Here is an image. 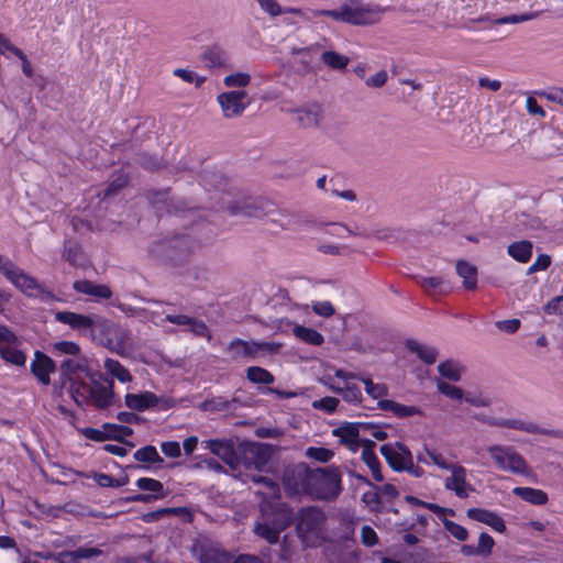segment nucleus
<instances>
[{
	"mask_svg": "<svg viewBox=\"0 0 563 563\" xmlns=\"http://www.w3.org/2000/svg\"><path fill=\"white\" fill-rule=\"evenodd\" d=\"M7 279L29 297L38 298L44 302H52L56 300L54 294L44 289L35 278L25 274L16 265Z\"/></svg>",
	"mask_w": 563,
	"mask_h": 563,
	"instance_id": "nucleus-9",
	"label": "nucleus"
},
{
	"mask_svg": "<svg viewBox=\"0 0 563 563\" xmlns=\"http://www.w3.org/2000/svg\"><path fill=\"white\" fill-rule=\"evenodd\" d=\"M456 273L457 275L463 278V286L472 290L477 285V269L474 265L465 262V261H459L456 263Z\"/></svg>",
	"mask_w": 563,
	"mask_h": 563,
	"instance_id": "nucleus-36",
	"label": "nucleus"
},
{
	"mask_svg": "<svg viewBox=\"0 0 563 563\" xmlns=\"http://www.w3.org/2000/svg\"><path fill=\"white\" fill-rule=\"evenodd\" d=\"M86 365L82 361L66 358L60 365V376L70 383L69 393L78 406L91 405L98 409L109 407L114 397L113 382L107 385L98 382L88 384L78 379V373L85 371Z\"/></svg>",
	"mask_w": 563,
	"mask_h": 563,
	"instance_id": "nucleus-2",
	"label": "nucleus"
},
{
	"mask_svg": "<svg viewBox=\"0 0 563 563\" xmlns=\"http://www.w3.org/2000/svg\"><path fill=\"white\" fill-rule=\"evenodd\" d=\"M376 443L372 440H365L363 442L361 459L371 470L373 478L376 482H383L384 476L380 472V462L374 451Z\"/></svg>",
	"mask_w": 563,
	"mask_h": 563,
	"instance_id": "nucleus-26",
	"label": "nucleus"
},
{
	"mask_svg": "<svg viewBox=\"0 0 563 563\" xmlns=\"http://www.w3.org/2000/svg\"><path fill=\"white\" fill-rule=\"evenodd\" d=\"M321 60L332 69H345L350 59L345 55H341L334 51H325L321 55Z\"/></svg>",
	"mask_w": 563,
	"mask_h": 563,
	"instance_id": "nucleus-43",
	"label": "nucleus"
},
{
	"mask_svg": "<svg viewBox=\"0 0 563 563\" xmlns=\"http://www.w3.org/2000/svg\"><path fill=\"white\" fill-rule=\"evenodd\" d=\"M342 476L338 467L328 466L311 470L309 497L333 500L342 490Z\"/></svg>",
	"mask_w": 563,
	"mask_h": 563,
	"instance_id": "nucleus-5",
	"label": "nucleus"
},
{
	"mask_svg": "<svg viewBox=\"0 0 563 563\" xmlns=\"http://www.w3.org/2000/svg\"><path fill=\"white\" fill-rule=\"evenodd\" d=\"M438 372L441 377L456 383L462 379L465 367L459 361L446 360L439 363Z\"/></svg>",
	"mask_w": 563,
	"mask_h": 563,
	"instance_id": "nucleus-32",
	"label": "nucleus"
},
{
	"mask_svg": "<svg viewBox=\"0 0 563 563\" xmlns=\"http://www.w3.org/2000/svg\"><path fill=\"white\" fill-rule=\"evenodd\" d=\"M128 184V178L124 175H119L114 178L107 187L104 191V198L117 195L121 189H123Z\"/></svg>",
	"mask_w": 563,
	"mask_h": 563,
	"instance_id": "nucleus-62",
	"label": "nucleus"
},
{
	"mask_svg": "<svg viewBox=\"0 0 563 563\" xmlns=\"http://www.w3.org/2000/svg\"><path fill=\"white\" fill-rule=\"evenodd\" d=\"M251 76L246 73H235L224 77L223 84L227 87L242 88L250 84Z\"/></svg>",
	"mask_w": 563,
	"mask_h": 563,
	"instance_id": "nucleus-54",
	"label": "nucleus"
},
{
	"mask_svg": "<svg viewBox=\"0 0 563 563\" xmlns=\"http://www.w3.org/2000/svg\"><path fill=\"white\" fill-rule=\"evenodd\" d=\"M195 243L189 235H179L155 243L151 253L156 257L178 262L186 258L192 251Z\"/></svg>",
	"mask_w": 563,
	"mask_h": 563,
	"instance_id": "nucleus-8",
	"label": "nucleus"
},
{
	"mask_svg": "<svg viewBox=\"0 0 563 563\" xmlns=\"http://www.w3.org/2000/svg\"><path fill=\"white\" fill-rule=\"evenodd\" d=\"M269 460V452L262 445H250L243 452V464L246 468L263 470Z\"/></svg>",
	"mask_w": 563,
	"mask_h": 563,
	"instance_id": "nucleus-25",
	"label": "nucleus"
},
{
	"mask_svg": "<svg viewBox=\"0 0 563 563\" xmlns=\"http://www.w3.org/2000/svg\"><path fill=\"white\" fill-rule=\"evenodd\" d=\"M20 339L4 327H0V351L1 356L7 362L14 365H24L26 361L25 354L18 347Z\"/></svg>",
	"mask_w": 563,
	"mask_h": 563,
	"instance_id": "nucleus-15",
	"label": "nucleus"
},
{
	"mask_svg": "<svg viewBox=\"0 0 563 563\" xmlns=\"http://www.w3.org/2000/svg\"><path fill=\"white\" fill-rule=\"evenodd\" d=\"M73 329L89 332L91 339L119 354L131 350L133 341L131 333L113 319H59Z\"/></svg>",
	"mask_w": 563,
	"mask_h": 563,
	"instance_id": "nucleus-3",
	"label": "nucleus"
},
{
	"mask_svg": "<svg viewBox=\"0 0 563 563\" xmlns=\"http://www.w3.org/2000/svg\"><path fill=\"white\" fill-rule=\"evenodd\" d=\"M135 484L140 489L151 492L154 495L153 496L143 495V494L136 495L135 497H133L134 501L146 503V501L151 500L152 498H159V497H164V495H165L164 486L157 479L150 478V477H141L136 481Z\"/></svg>",
	"mask_w": 563,
	"mask_h": 563,
	"instance_id": "nucleus-29",
	"label": "nucleus"
},
{
	"mask_svg": "<svg viewBox=\"0 0 563 563\" xmlns=\"http://www.w3.org/2000/svg\"><path fill=\"white\" fill-rule=\"evenodd\" d=\"M486 451L494 466L501 472L521 476L531 472L525 456L511 444H492Z\"/></svg>",
	"mask_w": 563,
	"mask_h": 563,
	"instance_id": "nucleus-4",
	"label": "nucleus"
},
{
	"mask_svg": "<svg viewBox=\"0 0 563 563\" xmlns=\"http://www.w3.org/2000/svg\"><path fill=\"white\" fill-rule=\"evenodd\" d=\"M231 400L223 396L212 397L202 402L201 408L206 411H222L231 409Z\"/></svg>",
	"mask_w": 563,
	"mask_h": 563,
	"instance_id": "nucleus-48",
	"label": "nucleus"
},
{
	"mask_svg": "<svg viewBox=\"0 0 563 563\" xmlns=\"http://www.w3.org/2000/svg\"><path fill=\"white\" fill-rule=\"evenodd\" d=\"M340 401L335 397H324L321 399L313 400L311 406L316 410L323 411L325 413L335 412Z\"/></svg>",
	"mask_w": 563,
	"mask_h": 563,
	"instance_id": "nucleus-50",
	"label": "nucleus"
},
{
	"mask_svg": "<svg viewBox=\"0 0 563 563\" xmlns=\"http://www.w3.org/2000/svg\"><path fill=\"white\" fill-rule=\"evenodd\" d=\"M406 346L427 364H433L437 361L438 351L433 346L422 344L416 340H407Z\"/></svg>",
	"mask_w": 563,
	"mask_h": 563,
	"instance_id": "nucleus-34",
	"label": "nucleus"
},
{
	"mask_svg": "<svg viewBox=\"0 0 563 563\" xmlns=\"http://www.w3.org/2000/svg\"><path fill=\"white\" fill-rule=\"evenodd\" d=\"M474 419L492 428H507L523 431L531 434L543 433V430L538 424L519 418L508 419L504 417L493 416L486 412H479L474 415Z\"/></svg>",
	"mask_w": 563,
	"mask_h": 563,
	"instance_id": "nucleus-10",
	"label": "nucleus"
},
{
	"mask_svg": "<svg viewBox=\"0 0 563 563\" xmlns=\"http://www.w3.org/2000/svg\"><path fill=\"white\" fill-rule=\"evenodd\" d=\"M280 344L267 341H244L236 339L229 345V352L234 360L247 357L254 358L261 351L276 352Z\"/></svg>",
	"mask_w": 563,
	"mask_h": 563,
	"instance_id": "nucleus-13",
	"label": "nucleus"
},
{
	"mask_svg": "<svg viewBox=\"0 0 563 563\" xmlns=\"http://www.w3.org/2000/svg\"><path fill=\"white\" fill-rule=\"evenodd\" d=\"M260 8L271 16H278L284 11L276 0H255Z\"/></svg>",
	"mask_w": 563,
	"mask_h": 563,
	"instance_id": "nucleus-61",
	"label": "nucleus"
},
{
	"mask_svg": "<svg viewBox=\"0 0 563 563\" xmlns=\"http://www.w3.org/2000/svg\"><path fill=\"white\" fill-rule=\"evenodd\" d=\"M418 461L424 465H435L441 470L448 471L455 462H450L437 449L423 448V453L417 456Z\"/></svg>",
	"mask_w": 563,
	"mask_h": 563,
	"instance_id": "nucleus-30",
	"label": "nucleus"
},
{
	"mask_svg": "<svg viewBox=\"0 0 563 563\" xmlns=\"http://www.w3.org/2000/svg\"><path fill=\"white\" fill-rule=\"evenodd\" d=\"M367 428L360 422H345L333 429L332 433L336 437L341 444L346 446L351 452H357L366 439L361 438L362 431Z\"/></svg>",
	"mask_w": 563,
	"mask_h": 563,
	"instance_id": "nucleus-17",
	"label": "nucleus"
},
{
	"mask_svg": "<svg viewBox=\"0 0 563 563\" xmlns=\"http://www.w3.org/2000/svg\"><path fill=\"white\" fill-rule=\"evenodd\" d=\"M292 120L301 128H317L323 118L321 106L307 104L302 108L290 110Z\"/></svg>",
	"mask_w": 563,
	"mask_h": 563,
	"instance_id": "nucleus-20",
	"label": "nucleus"
},
{
	"mask_svg": "<svg viewBox=\"0 0 563 563\" xmlns=\"http://www.w3.org/2000/svg\"><path fill=\"white\" fill-rule=\"evenodd\" d=\"M104 368L107 372L117 378L120 383H130L132 375L128 368H125L119 361L113 358H107L104 361Z\"/></svg>",
	"mask_w": 563,
	"mask_h": 563,
	"instance_id": "nucleus-39",
	"label": "nucleus"
},
{
	"mask_svg": "<svg viewBox=\"0 0 563 563\" xmlns=\"http://www.w3.org/2000/svg\"><path fill=\"white\" fill-rule=\"evenodd\" d=\"M174 75L176 77L181 78L186 82L195 84L196 87H199V86H201L205 82V78L203 77H199L196 73H194L191 70H188V69L176 68L174 70Z\"/></svg>",
	"mask_w": 563,
	"mask_h": 563,
	"instance_id": "nucleus-58",
	"label": "nucleus"
},
{
	"mask_svg": "<svg viewBox=\"0 0 563 563\" xmlns=\"http://www.w3.org/2000/svg\"><path fill=\"white\" fill-rule=\"evenodd\" d=\"M495 327L501 332L515 333L520 327V320L519 319L498 320L495 322Z\"/></svg>",
	"mask_w": 563,
	"mask_h": 563,
	"instance_id": "nucleus-64",
	"label": "nucleus"
},
{
	"mask_svg": "<svg viewBox=\"0 0 563 563\" xmlns=\"http://www.w3.org/2000/svg\"><path fill=\"white\" fill-rule=\"evenodd\" d=\"M200 563H231L227 553L217 549H203L199 554Z\"/></svg>",
	"mask_w": 563,
	"mask_h": 563,
	"instance_id": "nucleus-44",
	"label": "nucleus"
},
{
	"mask_svg": "<svg viewBox=\"0 0 563 563\" xmlns=\"http://www.w3.org/2000/svg\"><path fill=\"white\" fill-rule=\"evenodd\" d=\"M294 334L301 341L312 345H320L323 341V338L320 333L312 329L300 325L294 328Z\"/></svg>",
	"mask_w": 563,
	"mask_h": 563,
	"instance_id": "nucleus-45",
	"label": "nucleus"
},
{
	"mask_svg": "<svg viewBox=\"0 0 563 563\" xmlns=\"http://www.w3.org/2000/svg\"><path fill=\"white\" fill-rule=\"evenodd\" d=\"M205 449L210 450L214 455L219 456L223 462L231 466L232 470L238 468L239 459L232 443L228 440H207L202 442Z\"/></svg>",
	"mask_w": 563,
	"mask_h": 563,
	"instance_id": "nucleus-21",
	"label": "nucleus"
},
{
	"mask_svg": "<svg viewBox=\"0 0 563 563\" xmlns=\"http://www.w3.org/2000/svg\"><path fill=\"white\" fill-rule=\"evenodd\" d=\"M322 382L331 391L341 395L346 402L357 405L362 401V390L357 384L340 385L334 383L329 376L324 377Z\"/></svg>",
	"mask_w": 563,
	"mask_h": 563,
	"instance_id": "nucleus-24",
	"label": "nucleus"
},
{
	"mask_svg": "<svg viewBox=\"0 0 563 563\" xmlns=\"http://www.w3.org/2000/svg\"><path fill=\"white\" fill-rule=\"evenodd\" d=\"M444 528L452 537H454L459 541H465L468 537L467 530L463 526L454 521L445 520Z\"/></svg>",
	"mask_w": 563,
	"mask_h": 563,
	"instance_id": "nucleus-57",
	"label": "nucleus"
},
{
	"mask_svg": "<svg viewBox=\"0 0 563 563\" xmlns=\"http://www.w3.org/2000/svg\"><path fill=\"white\" fill-rule=\"evenodd\" d=\"M229 211L232 216L263 218L273 213V205L265 201L246 199L229 206Z\"/></svg>",
	"mask_w": 563,
	"mask_h": 563,
	"instance_id": "nucleus-18",
	"label": "nucleus"
},
{
	"mask_svg": "<svg viewBox=\"0 0 563 563\" xmlns=\"http://www.w3.org/2000/svg\"><path fill=\"white\" fill-rule=\"evenodd\" d=\"M311 470L303 465L288 470L284 475V487L288 496H309Z\"/></svg>",
	"mask_w": 563,
	"mask_h": 563,
	"instance_id": "nucleus-12",
	"label": "nucleus"
},
{
	"mask_svg": "<svg viewBox=\"0 0 563 563\" xmlns=\"http://www.w3.org/2000/svg\"><path fill=\"white\" fill-rule=\"evenodd\" d=\"M377 407L383 410L393 413L397 418H408L412 416H421L422 410L417 406H407L394 400H379Z\"/></svg>",
	"mask_w": 563,
	"mask_h": 563,
	"instance_id": "nucleus-28",
	"label": "nucleus"
},
{
	"mask_svg": "<svg viewBox=\"0 0 563 563\" xmlns=\"http://www.w3.org/2000/svg\"><path fill=\"white\" fill-rule=\"evenodd\" d=\"M306 456L321 463H327L334 456V453L325 448L309 446L306 450Z\"/></svg>",
	"mask_w": 563,
	"mask_h": 563,
	"instance_id": "nucleus-52",
	"label": "nucleus"
},
{
	"mask_svg": "<svg viewBox=\"0 0 563 563\" xmlns=\"http://www.w3.org/2000/svg\"><path fill=\"white\" fill-rule=\"evenodd\" d=\"M470 519L485 523L497 532H505L506 523L504 519L495 511L483 508H470L466 511Z\"/></svg>",
	"mask_w": 563,
	"mask_h": 563,
	"instance_id": "nucleus-23",
	"label": "nucleus"
},
{
	"mask_svg": "<svg viewBox=\"0 0 563 563\" xmlns=\"http://www.w3.org/2000/svg\"><path fill=\"white\" fill-rule=\"evenodd\" d=\"M134 459L144 463H161L163 462L157 450L153 445H147L135 451Z\"/></svg>",
	"mask_w": 563,
	"mask_h": 563,
	"instance_id": "nucleus-47",
	"label": "nucleus"
},
{
	"mask_svg": "<svg viewBox=\"0 0 563 563\" xmlns=\"http://www.w3.org/2000/svg\"><path fill=\"white\" fill-rule=\"evenodd\" d=\"M30 367L32 374L42 385L51 383V374L55 372V363L46 354L36 351Z\"/></svg>",
	"mask_w": 563,
	"mask_h": 563,
	"instance_id": "nucleus-22",
	"label": "nucleus"
},
{
	"mask_svg": "<svg viewBox=\"0 0 563 563\" xmlns=\"http://www.w3.org/2000/svg\"><path fill=\"white\" fill-rule=\"evenodd\" d=\"M296 530L298 537L307 547H313L321 538L322 527L325 520L323 511L310 506L302 508L296 516Z\"/></svg>",
	"mask_w": 563,
	"mask_h": 563,
	"instance_id": "nucleus-6",
	"label": "nucleus"
},
{
	"mask_svg": "<svg viewBox=\"0 0 563 563\" xmlns=\"http://www.w3.org/2000/svg\"><path fill=\"white\" fill-rule=\"evenodd\" d=\"M63 256L73 266H84L85 264L82 250L75 242H65Z\"/></svg>",
	"mask_w": 563,
	"mask_h": 563,
	"instance_id": "nucleus-40",
	"label": "nucleus"
},
{
	"mask_svg": "<svg viewBox=\"0 0 563 563\" xmlns=\"http://www.w3.org/2000/svg\"><path fill=\"white\" fill-rule=\"evenodd\" d=\"M170 322L183 328L184 331H191L195 335L207 336L210 334L207 325L200 319H168Z\"/></svg>",
	"mask_w": 563,
	"mask_h": 563,
	"instance_id": "nucleus-38",
	"label": "nucleus"
},
{
	"mask_svg": "<svg viewBox=\"0 0 563 563\" xmlns=\"http://www.w3.org/2000/svg\"><path fill=\"white\" fill-rule=\"evenodd\" d=\"M437 389L440 394L454 401H463L465 393L455 385H452L443 379L435 380Z\"/></svg>",
	"mask_w": 563,
	"mask_h": 563,
	"instance_id": "nucleus-42",
	"label": "nucleus"
},
{
	"mask_svg": "<svg viewBox=\"0 0 563 563\" xmlns=\"http://www.w3.org/2000/svg\"><path fill=\"white\" fill-rule=\"evenodd\" d=\"M379 451L388 465L396 472H402L411 464L412 454L401 442L383 444Z\"/></svg>",
	"mask_w": 563,
	"mask_h": 563,
	"instance_id": "nucleus-14",
	"label": "nucleus"
},
{
	"mask_svg": "<svg viewBox=\"0 0 563 563\" xmlns=\"http://www.w3.org/2000/svg\"><path fill=\"white\" fill-rule=\"evenodd\" d=\"M228 60L227 52L217 45L208 47L202 54V62L210 68L222 67Z\"/></svg>",
	"mask_w": 563,
	"mask_h": 563,
	"instance_id": "nucleus-35",
	"label": "nucleus"
},
{
	"mask_svg": "<svg viewBox=\"0 0 563 563\" xmlns=\"http://www.w3.org/2000/svg\"><path fill=\"white\" fill-rule=\"evenodd\" d=\"M93 479L101 487H120L128 483V477L113 478L112 476L103 473L95 474Z\"/></svg>",
	"mask_w": 563,
	"mask_h": 563,
	"instance_id": "nucleus-53",
	"label": "nucleus"
},
{
	"mask_svg": "<svg viewBox=\"0 0 563 563\" xmlns=\"http://www.w3.org/2000/svg\"><path fill=\"white\" fill-rule=\"evenodd\" d=\"M448 472L450 473L443 481L446 490L455 494L461 499H466L475 488L467 478L468 471L461 464L454 463Z\"/></svg>",
	"mask_w": 563,
	"mask_h": 563,
	"instance_id": "nucleus-11",
	"label": "nucleus"
},
{
	"mask_svg": "<svg viewBox=\"0 0 563 563\" xmlns=\"http://www.w3.org/2000/svg\"><path fill=\"white\" fill-rule=\"evenodd\" d=\"M387 10L378 4H364L358 0H347L345 1V23L352 25L376 24Z\"/></svg>",
	"mask_w": 563,
	"mask_h": 563,
	"instance_id": "nucleus-7",
	"label": "nucleus"
},
{
	"mask_svg": "<svg viewBox=\"0 0 563 563\" xmlns=\"http://www.w3.org/2000/svg\"><path fill=\"white\" fill-rule=\"evenodd\" d=\"M312 16L313 18L330 16V18L334 19L335 21L345 23V19H346L345 2L336 10H313Z\"/></svg>",
	"mask_w": 563,
	"mask_h": 563,
	"instance_id": "nucleus-55",
	"label": "nucleus"
},
{
	"mask_svg": "<svg viewBox=\"0 0 563 563\" xmlns=\"http://www.w3.org/2000/svg\"><path fill=\"white\" fill-rule=\"evenodd\" d=\"M53 351L59 354L77 355L79 353V346L70 341H59L53 345Z\"/></svg>",
	"mask_w": 563,
	"mask_h": 563,
	"instance_id": "nucleus-60",
	"label": "nucleus"
},
{
	"mask_svg": "<svg viewBox=\"0 0 563 563\" xmlns=\"http://www.w3.org/2000/svg\"><path fill=\"white\" fill-rule=\"evenodd\" d=\"M314 312L319 317H332L335 313V309L333 305L325 300V301H316L313 302L312 307H310V313Z\"/></svg>",
	"mask_w": 563,
	"mask_h": 563,
	"instance_id": "nucleus-59",
	"label": "nucleus"
},
{
	"mask_svg": "<svg viewBox=\"0 0 563 563\" xmlns=\"http://www.w3.org/2000/svg\"><path fill=\"white\" fill-rule=\"evenodd\" d=\"M539 15L538 12L522 13V14H510L494 20L495 24H517L527 22L536 19Z\"/></svg>",
	"mask_w": 563,
	"mask_h": 563,
	"instance_id": "nucleus-51",
	"label": "nucleus"
},
{
	"mask_svg": "<svg viewBox=\"0 0 563 563\" xmlns=\"http://www.w3.org/2000/svg\"><path fill=\"white\" fill-rule=\"evenodd\" d=\"M125 406L135 411H144L153 408L158 401L157 396L152 391L141 394H126L124 397Z\"/></svg>",
	"mask_w": 563,
	"mask_h": 563,
	"instance_id": "nucleus-27",
	"label": "nucleus"
},
{
	"mask_svg": "<svg viewBox=\"0 0 563 563\" xmlns=\"http://www.w3.org/2000/svg\"><path fill=\"white\" fill-rule=\"evenodd\" d=\"M252 481L265 488L261 509L263 519L254 526V533L268 543H276L282 531L289 525L291 512L285 504H279L280 488L272 478L253 476Z\"/></svg>",
	"mask_w": 563,
	"mask_h": 563,
	"instance_id": "nucleus-1",
	"label": "nucleus"
},
{
	"mask_svg": "<svg viewBox=\"0 0 563 563\" xmlns=\"http://www.w3.org/2000/svg\"><path fill=\"white\" fill-rule=\"evenodd\" d=\"M365 386V391L367 395L373 398L379 400H385L384 397L388 395V388L384 384H375L369 378H362L361 379Z\"/></svg>",
	"mask_w": 563,
	"mask_h": 563,
	"instance_id": "nucleus-46",
	"label": "nucleus"
},
{
	"mask_svg": "<svg viewBox=\"0 0 563 563\" xmlns=\"http://www.w3.org/2000/svg\"><path fill=\"white\" fill-rule=\"evenodd\" d=\"M495 545L494 539L486 532H482L478 537L477 550L479 555L488 556Z\"/></svg>",
	"mask_w": 563,
	"mask_h": 563,
	"instance_id": "nucleus-56",
	"label": "nucleus"
},
{
	"mask_svg": "<svg viewBox=\"0 0 563 563\" xmlns=\"http://www.w3.org/2000/svg\"><path fill=\"white\" fill-rule=\"evenodd\" d=\"M217 100L222 109L223 115L229 119L242 115L250 104L247 93L244 90L222 92L217 97Z\"/></svg>",
	"mask_w": 563,
	"mask_h": 563,
	"instance_id": "nucleus-16",
	"label": "nucleus"
},
{
	"mask_svg": "<svg viewBox=\"0 0 563 563\" xmlns=\"http://www.w3.org/2000/svg\"><path fill=\"white\" fill-rule=\"evenodd\" d=\"M311 286V283L308 278L305 277H298L290 279L289 288L288 290L292 291L295 295H300L302 292H306Z\"/></svg>",
	"mask_w": 563,
	"mask_h": 563,
	"instance_id": "nucleus-63",
	"label": "nucleus"
},
{
	"mask_svg": "<svg viewBox=\"0 0 563 563\" xmlns=\"http://www.w3.org/2000/svg\"><path fill=\"white\" fill-rule=\"evenodd\" d=\"M104 430L107 431L109 439L118 441H122L133 434V430L130 427L114 423H104Z\"/></svg>",
	"mask_w": 563,
	"mask_h": 563,
	"instance_id": "nucleus-49",
	"label": "nucleus"
},
{
	"mask_svg": "<svg viewBox=\"0 0 563 563\" xmlns=\"http://www.w3.org/2000/svg\"><path fill=\"white\" fill-rule=\"evenodd\" d=\"M512 494L534 506L545 505L549 500L545 492L532 487H515Z\"/></svg>",
	"mask_w": 563,
	"mask_h": 563,
	"instance_id": "nucleus-31",
	"label": "nucleus"
},
{
	"mask_svg": "<svg viewBox=\"0 0 563 563\" xmlns=\"http://www.w3.org/2000/svg\"><path fill=\"white\" fill-rule=\"evenodd\" d=\"M246 377L253 384L269 385L273 384L275 378L271 372L260 366H250L246 369Z\"/></svg>",
	"mask_w": 563,
	"mask_h": 563,
	"instance_id": "nucleus-41",
	"label": "nucleus"
},
{
	"mask_svg": "<svg viewBox=\"0 0 563 563\" xmlns=\"http://www.w3.org/2000/svg\"><path fill=\"white\" fill-rule=\"evenodd\" d=\"M532 243L530 241H518L508 245V254L520 263H527L532 256Z\"/></svg>",
	"mask_w": 563,
	"mask_h": 563,
	"instance_id": "nucleus-37",
	"label": "nucleus"
},
{
	"mask_svg": "<svg viewBox=\"0 0 563 563\" xmlns=\"http://www.w3.org/2000/svg\"><path fill=\"white\" fill-rule=\"evenodd\" d=\"M417 284L431 296L442 295L450 289L449 284L439 276L419 277L417 278Z\"/></svg>",
	"mask_w": 563,
	"mask_h": 563,
	"instance_id": "nucleus-33",
	"label": "nucleus"
},
{
	"mask_svg": "<svg viewBox=\"0 0 563 563\" xmlns=\"http://www.w3.org/2000/svg\"><path fill=\"white\" fill-rule=\"evenodd\" d=\"M269 303L274 308L279 307L280 309L278 312L280 313L290 312L300 316L310 314V306L292 302L289 297V290L287 288H278V290L271 298Z\"/></svg>",
	"mask_w": 563,
	"mask_h": 563,
	"instance_id": "nucleus-19",
	"label": "nucleus"
}]
</instances>
